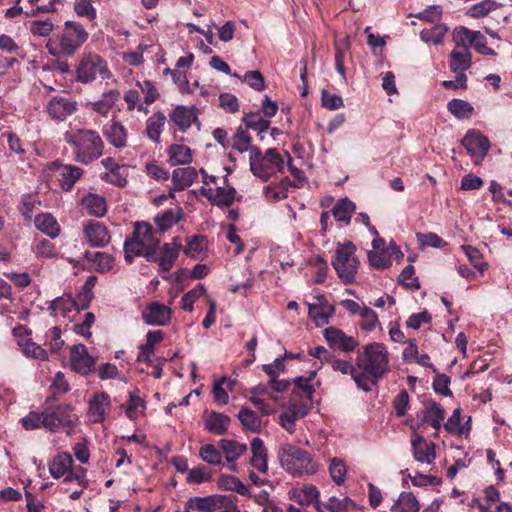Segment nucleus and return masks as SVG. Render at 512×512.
<instances>
[{"mask_svg":"<svg viewBox=\"0 0 512 512\" xmlns=\"http://www.w3.org/2000/svg\"><path fill=\"white\" fill-rule=\"evenodd\" d=\"M356 366L359 372L355 376L357 388L370 392L390 370L388 350L381 343H369L358 353Z\"/></svg>","mask_w":512,"mask_h":512,"instance_id":"nucleus-1","label":"nucleus"},{"mask_svg":"<svg viewBox=\"0 0 512 512\" xmlns=\"http://www.w3.org/2000/svg\"><path fill=\"white\" fill-rule=\"evenodd\" d=\"M64 141L73 147L74 160L88 165L103 154L104 142L92 129H70L63 134Z\"/></svg>","mask_w":512,"mask_h":512,"instance_id":"nucleus-2","label":"nucleus"},{"mask_svg":"<svg viewBox=\"0 0 512 512\" xmlns=\"http://www.w3.org/2000/svg\"><path fill=\"white\" fill-rule=\"evenodd\" d=\"M87 38L88 33L81 24L67 21L60 33L49 38L46 48L52 56H72Z\"/></svg>","mask_w":512,"mask_h":512,"instance_id":"nucleus-3","label":"nucleus"},{"mask_svg":"<svg viewBox=\"0 0 512 512\" xmlns=\"http://www.w3.org/2000/svg\"><path fill=\"white\" fill-rule=\"evenodd\" d=\"M282 467L293 476L313 475L318 464L307 451L292 444H283L279 449Z\"/></svg>","mask_w":512,"mask_h":512,"instance_id":"nucleus-4","label":"nucleus"},{"mask_svg":"<svg viewBox=\"0 0 512 512\" xmlns=\"http://www.w3.org/2000/svg\"><path fill=\"white\" fill-rule=\"evenodd\" d=\"M249 162L252 174L263 182L282 172L285 165L283 154L275 148H269L264 153L259 148L251 149Z\"/></svg>","mask_w":512,"mask_h":512,"instance_id":"nucleus-5","label":"nucleus"},{"mask_svg":"<svg viewBox=\"0 0 512 512\" xmlns=\"http://www.w3.org/2000/svg\"><path fill=\"white\" fill-rule=\"evenodd\" d=\"M355 252L356 247L351 242L339 243L335 251L332 266L344 284H351L356 279L359 260Z\"/></svg>","mask_w":512,"mask_h":512,"instance_id":"nucleus-6","label":"nucleus"},{"mask_svg":"<svg viewBox=\"0 0 512 512\" xmlns=\"http://www.w3.org/2000/svg\"><path fill=\"white\" fill-rule=\"evenodd\" d=\"M160 240L152 232V227L146 222H136L130 237V257L142 256L147 261L155 260V252Z\"/></svg>","mask_w":512,"mask_h":512,"instance_id":"nucleus-7","label":"nucleus"},{"mask_svg":"<svg viewBox=\"0 0 512 512\" xmlns=\"http://www.w3.org/2000/svg\"><path fill=\"white\" fill-rule=\"evenodd\" d=\"M110 75L106 61L97 54H85L77 67V79L81 83H90L97 79H106Z\"/></svg>","mask_w":512,"mask_h":512,"instance_id":"nucleus-8","label":"nucleus"},{"mask_svg":"<svg viewBox=\"0 0 512 512\" xmlns=\"http://www.w3.org/2000/svg\"><path fill=\"white\" fill-rule=\"evenodd\" d=\"M44 428L51 432L64 428H72L77 419L72 413V406L68 404H59L50 406L43 410Z\"/></svg>","mask_w":512,"mask_h":512,"instance_id":"nucleus-9","label":"nucleus"},{"mask_svg":"<svg viewBox=\"0 0 512 512\" xmlns=\"http://www.w3.org/2000/svg\"><path fill=\"white\" fill-rule=\"evenodd\" d=\"M183 245L179 237H174L171 242L163 244L158 256L155 255V262L158 263L159 274L163 279H170L167 273L174 266Z\"/></svg>","mask_w":512,"mask_h":512,"instance_id":"nucleus-10","label":"nucleus"},{"mask_svg":"<svg viewBox=\"0 0 512 512\" xmlns=\"http://www.w3.org/2000/svg\"><path fill=\"white\" fill-rule=\"evenodd\" d=\"M158 96L156 88L149 81L137 82L134 89H130V110L137 109L148 113V105L152 104Z\"/></svg>","mask_w":512,"mask_h":512,"instance_id":"nucleus-11","label":"nucleus"},{"mask_svg":"<svg viewBox=\"0 0 512 512\" xmlns=\"http://www.w3.org/2000/svg\"><path fill=\"white\" fill-rule=\"evenodd\" d=\"M462 144L475 164H479L485 158L490 148L488 138L476 130L468 131Z\"/></svg>","mask_w":512,"mask_h":512,"instance_id":"nucleus-12","label":"nucleus"},{"mask_svg":"<svg viewBox=\"0 0 512 512\" xmlns=\"http://www.w3.org/2000/svg\"><path fill=\"white\" fill-rule=\"evenodd\" d=\"M46 110L53 119L64 121L78 110V104L70 97L56 95L48 101Z\"/></svg>","mask_w":512,"mask_h":512,"instance_id":"nucleus-13","label":"nucleus"},{"mask_svg":"<svg viewBox=\"0 0 512 512\" xmlns=\"http://www.w3.org/2000/svg\"><path fill=\"white\" fill-rule=\"evenodd\" d=\"M97 358L89 355L87 348L83 344L73 345L70 348V362L73 370L83 375H88L95 371Z\"/></svg>","mask_w":512,"mask_h":512,"instance_id":"nucleus-14","label":"nucleus"},{"mask_svg":"<svg viewBox=\"0 0 512 512\" xmlns=\"http://www.w3.org/2000/svg\"><path fill=\"white\" fill-rule=\"evenodd\" d=\"M223 186L217 184L216 188L201 187L200 191L213 205L230 206L236 198V190L234 187L226 185L227 178L223 177Z\"/></svg>","mask_w":512,"mask_h":512,"instance_id":"nucleus-15","label":"nucleus"},{"mask_svg":"<svg viewBox=\"0 0 512 512\" xmlns=\"http://www.w3.org/2000/svg\"><path fill=\"white\" fill-rule=\"evenodd\" d=\"M172 310L169 306L152 302L142 311L144 322L151 326H166L171 322Z\"/></svg>","mask_w":512,"mask_h":512,"instance_id":"nucleus-16","label":"nucleus"},{"mask_svg":"<svg viewBox=\"0 0 512 512\" xmlns=\"http://www.w3.org/2000/svg\"><path fill=\"white\" fill-rule=\"evenodd\" d=\"M50 170L59 171V182L61 188L69 192L73 189L75 183L82 177L83 170L72 164H62L54 161L50 164Z\"/></svg>","mask_w":512,"mask_h":512,"instance_id":"nucleus-17","label":"nucleus"},{"mask_svg":"<svg viewBox=\"0 0 512 512\" xmlns=\"http://www.w3.org/2000/svg\"><path fill=\"white\" fill-rule=\"evenodd\" d=\"M414 459L422 464L432 465L436 459L435 443L428 442L420 435H414L411 441Z\"/></svg>","mask_w":512,"mask_h":512,"instance_id":"nucleus-18","label":"nucleus"},{"mask_svg":"<svg viewBox=\"0 0 512 512\" xmlns=\"http://www.w3.org/2000/svg\"><path fill=\"white\" fill-rule=\"evenodd\" d=\"M324 338L332 348L344 352H352L358 346V341L346 335L342 330L335 327H328L324 330Z\"/></svg>","mask_w":512,"mask_h":512,"instance_id":"nucleus-19","label":"nucleus"},{"mask_svg":"<svg viewBox=\"0 0 512 512\" xmlns=\"http://www.w3.org/2000/svg\"><path fill=\"white\" fill-rule=\"evenodd\" d=\"M84 234L93 247H103L110 241V234L107 227L96 220H89L84 226Z\"/></svg>","mask_w":512,"mask_h":512,"instance_id":"nucleus-20","label":"nucleus"},{"mask_svg":"<svg viewBox=\"0 0 512 512\" xmlns=\"http://www.w3.org/2000/svg\"><path fill=\"white\" fill-rule=\"evenodd\" d=\"M471 63L472 54L468 47H455L449 55V68L454 73H466Z\"/></svg>","mask_w":512,"mask_h":512,"instance_id":"nucleus-21","label":"nucleus"},{"mask_svg":"<svg viewBox=\"0 0 512 512\" xmlns=\"http://www.w3.org/2000/svg\"><path fill=\"white\" fill-rule=\"evenodd\" d=\"M320 491L315 485L305 484L302 487L295 488L290 492V499L301 506L313 505L316 509V503L320 502Z\"/></svg>","mask_w":512,"mask_h":512,"instance_id":"nucleus-22","label":"nucleus"},{"mask_svg":"<svg viewBox=\"0 0 512 512\" xmlns=\"http://www.w3.org/2000/svg\"><path fill=\"white\" fill-rule=\"evenodd\" d=\"M422 421L439 431L445 417L444 409L434 400H426L422 409Z\"/></svg>","mask_w":512,"mask_h":512,"instance_id":"nucleus-23","label":"nucleus"},{"mask_svg":"<svg viewBox=\"0 0 512 512\" xmlns=\"http://www.w3.org/2000/svg\"><path fill=\"white\" fill-rule=\"evenodd\" d=\"M109 407L110 397L108 394L104 392L95 394L89 401V417L91 421L94 423L102 422Z\"/></svg>","mask_w":512,"mask_h":512,"instance_id":"nucleus-24","label":"nucleus"},{"mask_svg":"<svg viewBox=\"0 0 512 512\" xmlns=\"http://www.w3.org/2000/svg\"><path fill=\"white\" fill-rule=\"evenodd\" d=\"M252 457L251 466L260 473H266L268 470L267 450L260 438H254L251 442Z\"/></svg>","mask_w":512,"mask_h":512,"instance_id":"nucleus-25","label":"nucleus"},{"mask_svg":"<svg viewBox=\"0 0 512 512\" xmlns=\"http://www.w3.org/2000/svg\"><path fill=\"white\" fill-rule=\"evenodd\" d=\"M170 120L179 127L180 130L186 131L191 124L197 119L194 107L177 106L169 115Z\"/></svg>","mask_w":512,"mask_h":512,"instance_id":"nucleus-26","label":"nucleus"},{"mask_svg":"<svg viewBox=\"0 0 512 512\" xmlns=\"http://www.w3.org/2000/svg\"><path fill=\"white\" fill-rule=\"evenodd\" d=\"M164 334L161 330H150L146 334V342L139 346L138 361L149 362L154 354L155 345L163 340Z\"/></svg>","mask_w":512,"mask_h":512,"instance_id":"nucleus-27","label":"nucleus"},{"mask_svg":"<svg viewBox=\"0 0 512 512\" xmlns=\"http://www.w3.org/2000/svg\"><path fill=\"white\" fill-rule=\"evenodd\" d=\"M296 187L288 177H284L277 185H267L263 188L265 197L273 201H281L288 197L290 188Z\"/></svg>","mask_w":512,"mask_h":512,"instance_id":"nucleus-28","label":"nucleus"},{"mask_svg":"<svg viewBox=\"0 0 512 512\" xmlns=\"http://www.w3.org/2000/svg\"><path fill=\"white\" fill-rule=\"evenodd\" d=\"M107 140L116 147H124L126 145V128L115 118L111 123L106 125L103 130Z\"/></svg>","mask_w":512,"mask_h":512,"instance_id":"nucleus-29","label":"nucleus"},{"mask_svg":"<svg viewBox=\"0 0 512 512\" xmlns=\"http://www.w3.org/2000/svg\"><path fill=\"white\" fill-rule=\"evenodd\" d=\"M230 422L229 416L219 412H211L205 418V428L210 433L222 435L228 430Z\"/></svg>","mask_w":512,"mask_h":512,"instance_id":"nucleus-30","label":"nucleus"},{"mask_svg":"<svg viewBox=\"0 0 512 512\" xmlns=\"http://www.w3.org/2000/svg\"><path fill=\"white\" fill-rule=\"evenodd\" d=\"M35 227L51 238H55L60 233V226L56 219L50 213H40L34 219Z\"/></svg>","mask_w":512,"mask_h":512,"instance_id":"nucleus-31","label":"nucleus"},{"mask_svg":"<svg viewBox=\"0 0 512 512\" xmlns=\"http://www.w3.org/2000/svg\"><path fill=\"white\" fill-rule=\"evenodd\" d=\"M308 314L317 327H322L329 322V318L334 313L333 306L329 304H310L308 303Z\"/></svg>","mask_w":512,"mask_h":512,"instance_id":"nucleus-32","label":"nucleus"},{"mask_svg":"<svg viewBox=\"0 0 512 512\" xmlns=\"http://www.w3.org/2000/svg\"><path fill=\"white\" fill-rule=\"evenodd\" d=\"M477 40H483V35L479 31L469 30L466 27H457L453 31V42L455 47H470Z\"/></svg>","mask_w":512,"mask_h":512,"instance_id":"nucleus-33","label":"nucleus"},{"mask_svg":"<svg viewBox=\"0 0 512 512\" xmlns=\"http://www.w3.org/2000/svg\"><path fill=\"white\" fill-rule=\"evenodd\" d=\"M182 216L183 211L181 208L168 209L162 213L157 214L154 220L159 231L163 233L177 224L182 219Z\"/></svg>","mask_w":512,"mask_h":512,"instance_id":"nucleus-34","label":"nucleus"},{"mask_svg":"<svg viewBox=\"0 0 512 512\" xmlns=\"http://www.w3.org/2000/svg\"><path fill=\"white\" fill-rule=\"evenodd\" d=\"M353 502L349 497L338 498L331 496L325 502L316 503L317 512H348V507Z\"/></svg>","mask_w":512,"mask_h":512,"instance_id":"nucleus-35","label":"nucleus"},{"mask_svg":"<svg viewBox=\"0 0 512 512\" xmlns=\"http://www.w3.org/2000/svg\"><path fill=\"white\" fill-rule=\"evenodd\" d=\"M186 504L188 508L198 512H214L219 507V498L215 495L191 497Z\"/></svg>","mask_w":512,"mask_h":512,"instance_id":"nucleus-36","label":"nucleus"},{"mask_svg":"<svg viewBox=\"0 0 512 512\" xmlns=\"http://www.w3.org/2000/svg\"><path fill=\"white\" fill-rule=\"evenodd\" d=\"M72 457L68 453L57 454L49 464V472L55 479L66 475L72 465Z\"/></svg>","mask_w":512,"mask_h":512,"instance_id":"nucleus-37","label":"nucleus"},{"mask_svg":"<svg viewBox=\"0 0 512 512\" xmlns=\"http://www.w3.org/2000/svg\"><path fill=\"white\" fill-rule=\"evenodd\" d=\"M420 507V503L413 493L401 492L391 510L394 512H419Z\"/></svg>","mask_w":512,"mask_h":512,"instance_id":"nucleus-38","label":"nucleus"},{"mask_svg":"<svg viewBox=\"0 0 512 512\" xmlns=\"http://www.w3.org/2000/svg\"><path fill=\"white\" fill-rule=\"evenodd\" d=\"M245 430L257 433L261 430V417L248 407H242L237 415Z\"/></svg>","mask_w":512,"mask_h":512,"instance_id":"nucleus-39","label":"nucleus"},{"mask_svg":"<svg viewBox=\"0 0 512 512\" xmlns=\"http://www.w3.org/2000/svg\"><path fill=\"white\" fill-rule=\"evenodd\" d=\"M197 177L196 170L192 167L177 168L172 173L174 189L183 190L189 187Z\"/></svg>","mask_w":512,"mask_h":512,"instance_id":"nucleus-40","label":"nucleus"},{"mask_svg":"<svg viewBox=\"0 0 512 512\" xmlns=\"http://www.w3.org/2000/svg\"><path fill=\"white\" fill-rule=\"evenodd\" d=\"M88 214L95 217H103L107 212L106 200L97 194H88L82 200Z\"/></svg>","mask_w":512,"mask_h":512,"instance_id":"nucleus-41","label":"nucleus"},{"mask_svg":"<svg viewBox=\"0 0 512 512\" xmlns=\"http://www.w3.org/2000/svg\"><path fill=\"white\" fill-rule=\"evenodd\" d=\"M168 155L172 166L189 164L192 161L191 149L185 145H171L168 148Z\"/></svg>","mask_w":512,"mask_h":512,"instance_id":"nucleus-42","label":"nucleus"},{"mask_svg":"<svg viewBox=\"0 0 512 512\" xmlns=\"http://www.w3.org/2000/svg\"><path fill=\"white\" fill-rule=\"evenodd\" d=\"M356 205L348 198H342L336 202L331 210L332 215L336 221L349 223L351 220L352 212L355 210Z\"/></svg>","mask_w":512,"mask_h":512,"instance_id":"nucleus-43","label":"nucleus"},{"mask_svg":"<svg viewBox=\"0 0 512 512\" xmlns=\"http://www.w3.org/2000/svg\"><path fill=\"white\" fill-rule=\"evenodd\" d=\"M447 32L448 27L445 24L438 23L430 28L423 29L420 32V38L425 43L440 45L442 44L443 38Z\"/></svg>","mask_w":512,"mask_h":512,"instance_id":"nucleus-44","label":"nucleus"},{"mask_svg":"<svg viewBox=\"0 0 512 512\" xmlns=\"http://www.w3.org/2000/svg\"><path fill=\"white\" fill-rule=\"evenodd\" d=\"M447 110L458 119H468L474 112L473 106L459 98H453L447 103Z\"/></svg>","mask_w":512,"mask_h":512,"instance_id":"nucleus-45","label":"nucleus"},{"mask_svg":"<svg viewBox=\"0 0 512 512\" xmlns=\"http://www.w3.org/2000/svg\"><path fill=\"white\" fill-rule=\"evenodd\" d=\"M166 117L163 113L157 112L154 113L151 117L148 118L146 124V131L148 137L154 141L159 142L160 136L165 125Z\"/></svg>","mask_w":512,"mask_h":512,"instance_id":"nucleus-46","label":"nucleus"},{"mask_svg":"<svg viewBox=\"0 0 512 512\" xmlns=\"http://www.w3.org/2000/svg\"><path fill=\"white\" fill-rule=\"evenodd\" d=\"M219 444L228 462L237 460L247 449L245 444L234 440L222 439Z\"/></svg>","mask_w":512,"mask_h":512,"instance_id":"nucleus-47","label":"nucleus"},{"mask_svg":"<svg viewBox=\"0 0 512 512\" xmlns=\"http://www.w3.org/2000/svg\"><path fill=\"white\" fill-rule=\"evenodd\" d=\"M328 470L332 481L336 485H342L346 481L347 465L342 458L334 457L330 459Z\"/></svg>","mask_w":512,"mask_h":512,"instance_id":"nucleus-48","label":"nucleus"},{"mask_svg":"<svg viewBox=\"0 0 512 512\" xmlns=\"http://www.w3.org/2000/svg\"><path fill=\"white\" fill-rule=\"evenodd\" d=\"M119 96L120 93L117 90H110L109 92L104 93L100 100L91 103L90 105L95 112L102 116H106Z\"/></svg>","mask_w":512,"mask_h":512,"instance_id":"nucleus-49","label":"nucleus"},{"mask_svg":"<svg viewBox=\"0 0 512 512\" xmlns=\"http://www.w3.org/2000/svg\"><path fill=\"white\" fill-rule=\"evenodd\" d=\"M85 259L92 262L96 266V270L100 273L108 272L112 269L113 258L104 252L87 251L84 255Z\"/></svg>","mask_w":512,"mask_h":512,"instance_id":"nucleus-50","label":"nucleus"},{"mask_svg":"<svg viewBox=\"0 0 512 512\" xmlns=\"http://www.w3.org/2000/svg\"><path fill=\"white\" fill-rule=\"evenodd\" d=\"M242 120L247 128L252 129L259 134L266 132L270 126V121L268 119H264L260 112L247 113L244 115Z\"/></svg>","mask_w":512,"mask_h":512,"instance_id":"nucleus-51","label":"nucleus"},{"mask_svg":"<svg viewBox=\"0 0 512 512\" xmlns=\"http://www.w3.org/2000/svg\"><path fill=\"white\" fill-rule=\"evenodd\" d=\"M75 308V302L71 295L69 294H63L60 297H57L54 299L49 306V310L52 311V313H60L63 317H65L69 312Z\"/></svg>","mask_w":512,"mask_h":512,"instance_id":"nucleus-52","label":"nucleus"},{"mask_svg":"<svg viewBox=\"0 0 512 512\" xmlns=\"http://www.w3.org/2000/svg\"><path fill=\"white\" fill-rule=\"evenodd\" d=\"M499 4L493 0H483L472 5L467 10V15L472 18H480L486 16L489 12L499 8Z\"/></svg>","mask_w":512,"mask_h":512,"instance_id":"nucleus-53","label":"nucleus"},{"mask_svg":"<svg viewBox=\"0 0 512 512\" xmlns=\"http://www.w3.org/2000/svg\"><path fill=\"white\" fill-rule=\"evenodd\" d=\"M206 292L207 290L203 284H197L193 289L183 295L181 299V308L184 311L191 312L195 301L202 295H205Z\"/></svg>","mask_w":512,"mask_h":512,"instance_id":"nucleus-54","label":"nucleus"},{"mask_svg":"<svg viewBox=\"0 0 512 512\" xmlns=\"http://www.w3.org/2000/svg\"><path fill=\"white\" fill-rule=\"evenodd\" d=\"M462 251L467 256L470 263L477 269L481 274L487 270L488 264L482 261L483 255L481 252L471 245H462Z\"/></svg>","mask_w":512,"mask_h":512,"instance_id":"nucleus-55","label":"nucleus"},{"mask_svg":"<svg viewBox=\"0 0 512 512\" xmlns=\"http://www.w3.org/2000/svg\"><path fill=\"white\" fill-rule=\"evenodd\" d=\"M206 248V239L203 236H193L182 248L184 253L192 258H198Z\"/></svg>","mask_w":512,"mask_h":512,"instance_id":"nucleus-56","label":"nucleus"},{"mask_svg":"<svg viewBox=\"0 0 512 512\" xmlns=\"http://www.w3.org/2000/svg\"><path fill=\"white\" fill-rule=\"evenodd\" d=\"M361 323L360 327L361 329L365 331H373L378 325L379 320L378 316L375 311H373L371 308L363 305L362 313L360 314Z\"/></svg>","mask_w":512,"mask_h":512,"instance_id":"nucleus-57","label":"nucleus"},{"mask_svg":"<svg viewBox=\"0 0 512 512\" xmlns=\"http://www.w3.org/2000/svg\"><path fill=\"white\" fill-rule=\"evenodd\" d=\"M329 363L334 371L340 372L344 375H351L352 379L355 381V376L359 375L356 364L353 365L350 361L343 359H335L331 358Z\"/></svg>","mask_w":512,"mask_h":512,"instance_id":"nucleus-58","label":"nucleus"},{"mask_svg":"<svg viewBox=\"0 0 512 512\" xmlns=\"http://www.w3.org/2000/svg\"><path fill=\"white\" fill-rule=\"evenodd\" d=\"M199 455L201 459L211 465L221 463L222 455L213 444H205L200 448Z\"/></svg>","mask_w":512,"mask_h":512,"instance_id":"nucleus-59","label":"nucleus"},{"mask_svg":"<svg viewBox=\"0 0 512 512\" xmlns=\"http://www.w3.org/2000/svg\"><path fill=\"white\" fill-rule=\"evenodd\" d=\"M368 260L376 269L387 268L391 265L390 255L385 251H368Z\"/></svg>","mask_w":512,"mask_h":512,"instance_id":"nucleus-60","label":"nucleus"},{"mask_svg":"<svg viewBox=\"0 0 512 512\" xmlns=\"http://www.w3.org/2000/svg\"><path fill=\"white\" fill-rule=\"evenodd\" d=\"M321 105L327 110L334 111L344 107V101L340 95L332 94L323 89L321 91Z\"/></svg>","mask_w":512,"mask_h":512,"instance_id":"nucleus-61","label":"nucleus"},{"mask_svg":"<svg viewBox=\"0 0 512 512\" xmlns=\"http://www.w3.org/2000/svg\"><path fill=\"white\" fill-rule=\"evenodd\" d=\"M399 282L411 289L418 290L420 283L418 278L415 276V268L413 265H407L399 275Z\"/></svg>","mask_w":512,"mask_h":512,"instance_id":"nucleus-62","label":"nucleus"},{"mask_svg":"<svg viewBox=\"0 0 512 512\" xmlns=\"http://www.w3.org/2000/svg\"><path fill=\"white\" fill-rule=\"evenodd\" d=\"M231 146L240 153L246 151H249L251 153V149L254 148L253 146H251V137L247 132L243 130L238 131L234 135Z\"/></svg>","mask_w":512,"mask_h":512,"instance_id":"nucleus-63","label":"nucleus"},{"mask_svg":"<svg viewBox=\"0 0 512 512\" xmlns=\"http://www.w3.org/2000/svg\"><path fill=\"white\" fill-rule=\"evenodd\" d=\"M416 239L421 247L441 248L446 243L436 233H417Z\"/></svg>","mask_w":512,"mask_h":512,"instance_id":"nucleus-64","label":"nucleus"}]
</instances>
